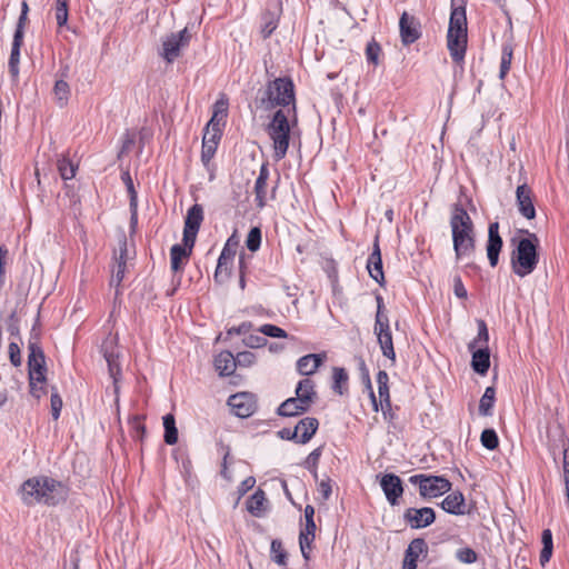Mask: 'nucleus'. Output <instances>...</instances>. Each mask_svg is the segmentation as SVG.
I'll use <instances>...</instances> for the list:
<instances>
[{"label":"nucleus","instance_id":"f257e3e1","mask_svg":"<svg viewBox=\"0 0 569 569\" xmlns=\"http://www.w3.org/2000/svg\"><path fill=\"white\" fill-rule=\"evenodd\" d=\"M20 493L22 501L28 506L36 503L56 506L66 500L68 489L62 482L52 478L36 477L22 483Z\"/></svg>","mask_w":569,"mask_h":569},{"label":"nucleus","instance_id":"f03ea898","mask_svg":"<svg viewBox=\"0 0 569 569\" xmlns=\"http://www.w3.org/2000/svg\"><path fill=\"white\" fill-rule=\"evenodd\" d=\"M450 227L456 258L459 260L470 257L475 251L473 223L468 212L459 204L453 208Z\"/></svg>","mask_w":569,"mask_h":569},{"label":"nucleus","instance_id":"7ed1b4c3","mask_svg":"<svg viewBox=\"0 0 569 569\" xmlns=\"http://www.w3.org/2000/svg\"><path fill=\"white\" fill-rule=\"evenodd\" d=\"M527 237L512 242L516 247L511 253V268L515 274L525 278L532 273L539 262L538 247L539 239L536 233L525 231Z\"/></svg>","mask_w":569,"mask_h":569},{"label":"nucleus","instance_id":"20e7f679","mask_svg":"<svg viewBox=\"0 0 569 569\" xmlns=\"http://www.w3.org/2000/svg\"><path fill=\"white\" fill-rule=\"evenodd\" d=\"M468 42L467 17L463 6L452 3L447 33V47L452 60L460 63L465 59Z\"/></svg>","mask_w":569,"mask_h":569},{"label":"nucleus","instance_id":"39448f33","mask_svg":"<svg viewBox=\"0 0 569 569\" xmlns=\"http://www.w3.org/2000/svg\"><path fill=\"white\" fill-rule=\"evenodd\" d=\"M290 113H292V116L296 118V104L287 109V111L283 109L276 111L270 123L267 126V132L273 144V158L277 161L286 157L289 148Z\"/></svg>","mask_w":569,"mask_h":569},{"label":"nucleus","instance_id":"423d86ee","mask_svg":"<svg viewBox=\"0 0 569 569\" xmlns=\"http://www.w3.org/2000/svg\"><path fill=\"white\" fill-rule=\"evenodd\" d=\"M263 94L260 104L264 110L273 109L277 106L295 104L293 83L288 78H277L269 82Z\"/></svg>","mask_w":569,"mask_h":569},{"label":"nucleus","instance_id":"0eeeda50","mask_svg":"<svg viewBox=\"0 0 569 569\" xmlns=\"http://www.w3.org/2000/svg\"><path fill=\"white\" fill-rule=\"evenodd\" d=\"M190 39L191 34L188 28L164 36L161 40L160 57H162L166 62L172 63L181 56L182 50L189 46Z\"/></svg>","mask_w":569,"mask_h":569},{"label":"nucleus","instance_id":"6e6552de","mask_svg":"<svg viewBox=\"0 0 569 569\" xmlns=\"http://www.w3.org/2000/svg\"><path fill=\"white\" fill-rule=\"evenodd\" d=\"M409 481L419 486V493L423 498H433L441 496L451 489V482L439 476L415 475Z\"/></svg>","mask_w":569,"mask_h":569},{"label":"nucleus","instance_id":"1a4fd4ad","mask_svg":"<svg viewBox=\"0 0 569 569\" xmlns=\"http://www.w3.org/2000/svg\"><path fill=\"white\" fill-rule=\"evenodd\" d=\"M203 221V208L196 203L187 212L183 228V244L188 248H193L197 233Z\"/></svg>","mask_w":569,"mask_h":569},{"label":"nucleus","instance_id":"9d476101","mask_svg":"<svg viewBox=\"0 0 569 569\" xmlns=\"http://www.w3.org/2000/svg\"><path fill=\"white\" fill-rule=\"evenodd\" d=\"M28 367L29 381H39L40 383H43L46 381L44 353L41 347L36 346L34 342L30 345Z\"/></svg>","mask_w":569,"mask_h":569},{"label":"nucleus","instance_id":"9b49d317","mask_svg":"<svg viewBox=\"0 0 569 569\" xmlns=\"http://www.w3.org/2000/svg\"><path fill=\"white\" fill-rule=\"evenodd\" d=\"M228 405L232 412L240 418L250 417L257 408L256 398L249 392H239L230 396Z\"/></svg>","mask_w":569,"mask_h":569},{"label":"nucleus","instance_id":"f8f14e48","mask_svg":"<svg viewBox=\"0 0 569 569\" xmlns=\"http://www.w3.org/2000/svg\"><path fill=\"white\" fill-rule=\"evenodd\" d=\"M405 521L412 529H421L433 523L436 513L432 508H408L403 513Z\"/></svg>","mask_w":569,"mask_h":569},{"label":"nucleus","instance_id":"ddd939ff","mask_svg":"<svg viewBox=\"0 0 569 569\" xmlns=\"http://www.w3.org/2000/svg\"><path fill=\"white\" fill-rule=\"evenodd\" d=\"M380 486L386 496V499L391 506L399 502L403 493V486L400 477L395 473H386L380 478Z\"/></svg>","mask_w":569,"mask_h":569},{"label":"nucleus","instance_id":"4468645a","mask_svg":"<svg viewBox=\"0 0 569 569\" xmlns=\"http://www.w3.org/2000/svg\"><path fill=\"white\" fill-rule=\"evenodd\" d=\"M400 37L405 46L411 44L420 38L419 23L415 17L403 12L399 21Z\"/></svg>","mask_w":569,"mask_h":569},{"label":"nucleus","instance_id":"2eb2a0df","mask_svg":"<svg viewBox=\"0 0 569 569\" xmlns=\"http://www.w3.org/2000/svg\"><path fill=\"white\" fill-rule=\"evenodd\" d=\"M502 248V239L499 236V223L491 222L488 229L487 256L491 267H496Z\"/></svg>","mask_w":569,"mask_h":569},{"label":"nucleus","instance_id":"dca6fc26","mask_svg":"<svg viewBox=\"0 0 569 569\" xmlns=\"http://www.w3.org/2000/svg\"><path fill=\"white\" fill-rule=\"evenodd\" d=\"M101 351L108 363L110 376L116 380V376L120 372L118 363L117 337L109 336L101 345Z\"/></svg>","mask_w":569,"mask_h":569},{"label":"nucleus","instance_id":"f3484780","mask_svg":"<svg viewBox=\"0 0 569 569\" xmlns=\"http://www.w3.org/2000/svg\"><path fill=\"white\" fill-rule=\"evenodd\" d=\"M516 197L519 212L527 219H533L536 217V209L531 189L526 183L520 184L517 187Z\"/></svg>","mask_w":569,"mask_h":569},{"label":"nucleus","instance_id":"a211bd4d","mask_svg":"<svg viewBox=\"0 0 569 569\" xmlns=\"http://www.w3.org/2000/svg\"><path fill=\"white\" fill-rule=\"evenodd\" d=\"M367 269L370 274V277L377 281L380 286L385 282V274L382 270V259H381V251L378 242V237H376V240L373 242L372 252L368 258L367 261Z\"/></svg>","mask_w":569,"mask_h":569},{"label":"nucleus","instance_id":"6ab92c4d","mask_svg":"<svg viewBox=\"0 0 569 569\" xmlns=\"http://www.w3.org/2000/svg\"><path fill=\"white\" fill-rule=\"evenodd\" d=\"M316 522L313 519L306 520L305 527L299 533V545L305 560L310 559L311 545L316 537Z\"/></svg>","mask_w":569,"mask_h":569},{"label":"nucleus","instance_id":"aec40b11","mask_svg":"<svg viewBox=\"0 0 569 569\" xmlns=\"http://www.w3.org/2000/svg\"><path fill=\"white\" fill-rule=\"evenodd\" d=\"M389 377L386 371H379L377 375V385H378V393H379V401L377 400L375 393L372 390H370V397L372 400V405L375 407V410H378V403L383 408V403L388 405L389 401V387H388ZM368 387L371 389L370 380H368Z\"/></svg>","mask_w":569,"mask_h":569},{"label":"nucleus","instance_id":"412c9836","mask_svg":"<svg viewBox=\"0 0 569 569\" xmlns=\"http://www.w3.org/2000/svg\"><path fill=\"white\" fill-rule=\"evenodd\" d=\"M308 400L309 399L307 397H305V399H299L297 397L289 398L279 406L278 413L283 417H293L303 413L311 407L308 405Z\"/></svg>","mask_w":569,"mask_h":569},{"label":"nucleus","instance_id":"4be33fe9","mask_svg":"<svg viewBox=\"0 0 569 569\" xmlns=\"http://www.w3.org/2000/svg\"><path fill=\"white\" fill-rule=\"evenodd\" d=\"M441 508L451 515L461 516L467 513L466 501L462 492L453 491L441 502Z\"/></svg>","mask_w":569,"mask_h":569},{"label":"nucleus","instance_id":"5701e85b","mask_svg":"<svg viewBox=\"0 0 569 569\" xmlns=\"http://www.w3.org/2000/svg\"><path fill=\"white\" fill-rule=\"evenodd\" d=\"M325 358L326 355L320 353L303 356L297 361V370L302 376H310L317 371Z\"/></svg>","mask_w":569,"mask_h":569},{"label":"nucleus","instance_id":"b1692460","mask_svg":"<svg viewBox=\"0 0 569 569\" xmlns=\"http://www.w3.org/2000/svg\"><path fill=\"white\" fill-rule=\"evenodd\" d=\"M375 332L378 337V342L380 345L382 355L390 359L393 363L396 361V353L393 349L390 327L387 326L386 328H375Z\"/></svg>","mask_w":569,"mask_h":569},{"label":"nucleus","instance_id":"393cba45","mask_svg":"<svg viewBox=\"0 0 569 569\" xmlns=\"http://www.w3.org/2000/svg\"><path fill=\"white\" fill-rule=\"evenodd\" d=\"M269 178V170L266 164H262L259 171V176L254 182V194L257 207L262 209L267 201V181Z\"/></svg>","mask_w":569,"mask_h":569},{"label":"nucleus","instance_id":"a878e982","mask_svg":"<svg viewBox=\"0 0 569 569\" xmlns=\"http://www.w3.org/2000/svg\"><path fill=\"white\" fill-rule=\"evenodd\" d=\"M214 368L219 372L220 376L228 377L231 376L237 366H236V357L230 351H221L214 358Z\"/></svg>","mask_w":569,"mask_h":569},{"label":"nucleus","instance_id":"bb28decb","mask_svg":"<svg viewBox=\"0 0 569 569\" xmlns=\"http://www.w3.org/2000/svg\"><path fill=\"white\" fill-rule=\"evenodd\" d=\"M319 422L316 418L307 417L301 419L296 426L298 432V442L307 443L316 433Z\"/></svg>","mask_w":569,"mask_h":569},{"label":"nucleus","instance_id":"cd10ccee","mask_svg":"<svg viewBox=\"0 0 569 569\" xmlns=\"http://www.w3.org/2000/svg\"><path fill=\"white\" fill-rule=\"evenodd\" d=\"M472 369L479 375H486L490 367V353L487 346L472 351Z\"/></svg>","mask_w":569,"mask_h":569},{"label":"nucleus","instance_id":"c85d7f7f","mask_svg":"<svg viewBox=\"0 0 569 569\" xmlns=\"http://www.w3.org/2000/svg\"><path fill=\"white\" fill-rule=\"evenodd\" d=\"M22 43L23 39H21L20 32H18V34H13L11 53L9 58V72L13 80H17L19 76L20 48Z\"/></svg>","mask_w":569,"mask_h":569},{"label":"nucleus","instance_id":"c756f323","mask_svg":"<svg viewBox=\"0 0 569 569\" xmlns=\"http://www.w3.org/2000/svg\"><path fill=\"white\" fill-rule=\"evenodd\" d=\"M192 248H188L183 244H174L170 249L171 269L177 272L182 269L181 261L191 254Z\"/></svg>","mask_w":569,"mask_h":569},{"label":"nucleus","instance_id":"7c9ffc66","mask_svg":"<svg viewBox=\"0 0 569 569\" xmlns=\"http://www.w3.org/2000/svg\"><path fill=\"white\" fill-rule=\"evenodd\" d=\"M266 495L262 490L256 491L247 501V509L253 516H261L264 510Z\"/></svg>","mask_w":569,"mask_h":569},{"label":"nucleus","instance_id":"2f4dec72","mask_svg":"<svg viewBox=\"0 0 569 569\" xmlns=\"http://www.w3.org/2000/svg\"><path fill=\"white\" fill-rule=\"evenodd\" d=\"M227 114H228V100L227 99L217 100L213 106V114H212L210 121L208 122L209 127L210 126L220 127L221 124H223V121L227 118Z\"/></svg>","mask_w":569,"mask_h":569},{"label":"nucleus","instance_id":"473e14b6","mask_svg":"<svg viewBox=\"0 0 569 569\" xmlns=\"http://www.w3.org/2000/svg\"><path fill=\"white\" fill-rule=\"evenodd\" d=\"M496 390L493 387H487L479 402V413L488 417L492 415Z\"/></svg>","mask_w":569,"mask_h":569},{"label":"nucleus","instance_id":"72a5a7b5","mask_svg":"<svg viewBox=\"0 0 569 569\" xmlns=\"http://www.w3.org/2000/svg\"><path fill=\"white\" fill-rule=\"evenodd\" d=\"M163 428H164V442L167 445H174L178 441V429L176 427V420L173 415L168 413L163 417Z\"/></svg>","mask_w":569,"mask_h":569},{"label":"nucleus","instance_id":"f704fd0d","mask_svg":"<svg viewBox=\"0 0 569 569\" xmlns=\"http://www.w3.org/2000/svg\"><path fill=\"white\" fill-rule=\"evenodd\" d=\"M296 395H297V398H299V399H302V398L305 399V397H307L309 399L308 405L311 406L316 398L313 382L310 379L301 380L297 386Z\"/></svg>","mask_w":569,"mask_h":569},{"label":"nucleus","instance_id":"c9c22d12","mask_svg":"<svg viewBox=\"0 0 569 569\" xmlns=\"http://www.w3.org/2000/svg\"><path fill=\"white\" fill-rule=\"evenodd\" d=\"M53 96L57 103L60 107H64L70 96V87L68 82H66L63 79L57 80L53 87Z\"/></svg>","mask_w":569,"mask_h":569},{"label":"nucleus","instance_id":"e433bc0d","mask_svg":"<svg viewBox=\"0 0 569 569\" xmlns=\"http://www.w3.org/2000/svg\"><path fill=\"white\" fill-rule=\"evenodd\" d=\"M541 540H542V550L540 552V562L542 566H545L551 558V555H552V533L549 529H545L542 531V536H541Z\"/></svg>","mask_w":569,"mask_h":569},{"label":"nucleus","instance_id":"4c0bfd02","mask_svg":"<svg viewBox=\"0 0 569 569\" xmlns=\"http://www.w3.org/2000/svg\"><path fill=\"white\" fill-rule=\"evenodd\" d=\"M122 180L127 186V190L130 194V209H131V221L136 222L137 220V192L133 187L132 179L129 172H123Z\"/></svg>","mask_w":569,"mask_h":569},{"label":"nucleus","instance_id":"58836bf2","mask_svg":"<svg viewBox=\"0 0 569 569\" xmlns=\"http://www.w3.org/2000/svg\"><path fill=\"white\" fill-rule=\"evenodd\" d=\"M278 16L274 12H266L262 16L261 34L266 39L277 29Z\"/></svg>","mask_w":569,"mask_h":569},{"label":"nucleus","instance_id":"ea45409f","mask_svg":"<svg viewBox=\"0 0 569 569\" xmlns=\"http://www.w3.org/2000/svg\"><path fill=\"white\" fill-rule=\"evenodd\" d=\"M425 549H426V542L423 539H420V538L413 539L409 543V546L406 550L405 559L409 560V558H411L412 561L417 562L419 556L425 551Z\"/></svg>","mask_w":569,"mask_h":569},{"label":"nucleus","instance_id":"a19ab883","mask_svg":"<svg viewBox=\"0 0 569 569\" xmlns=\"http://www.w3.org/2000/svg\"><path fill=\"white\" fill-rule=\"evenodd\" d=\"M58 170L62 179H72L76 174L77 167L67 158L58 160Z\"/></svg>","mask_w":569,"mask_h":569},{"label":"nucleus","instance_id":"79ce46f5","mask_svg":"<svg viewBox=\"0 0 569 569\" xmlns=\"http://www.w3.org/2000/svg\"><path fill=\"white\" fill-rule=\"evenodd\" d=\"M481 445L489 449L495 450L499 445V439L493 429H485L480 437Z\"/></svg>","mask_w":569,"mask_h":569},{"label":"nucleus","instance_id":"37998d69","mask_svg":"<svg viewBox=\"0 0 569 569\" xmlns=\"http://www.w3.org/2000/svg\"><path fill=\"white\" fill-rule=\"evenodd\" d=\"M511 59H512V48L508 44L503 46L502 48V57L500 62V72L499 77L500 79H503L508 71L510 70L511 66Z\"/></svg>","mask_w":569,"mask_h":569},{"label":"nucleus","instance_id":"c03bdc74","mask_svg":"<svg viewBox=\"0 0 569 569\" xmlns=\"http://www.w3.org/2000/svg\"><path fill=\"white\" fill-rule=\"evenodd\" d=\"M261 243V230L258 227H253L247 237L246 246L247 248L254 252L259 249Z\"/></svg>","mask_w":569,"mask_h":569},{"label":"nucleus","instance_id":"a18cd8bd","mask_svg":"<svg viewBox=\"0 0 569 569\" xmlns=\"http://www.w3.org/2000/svg\"><path fill=\"white\" fill-rule=\"evenodd\" d=\"M56 20L59 27L68 21V0H56Z\"/></svg>","mask_w":569,"mask_h":569},{"label":"nucleus","instance_id":"49530a36","mask_svg":"<svg viewBox=\"0 0 569 569\" xmlns=\"http://www.w3.org/2000/svg\"><path fill=\"white\" fill-rule=\"evenodd\" d=\"M271 553H272V560L280 565L284 566L287 560V553L282 548V545L278 540H272L271 542Z\"/></svg>","mask_w":569,"mask_h":569},{"label":"nucleus","instance_id":"de8ad7c7","mask_svg":"<svg viewBox=\"0 0 569 569\" xmlns=\"http://www.w3.org/2000/svg\"><path fill=\"white\" fill-rule=\"evenodd\" d=\"M258 332L262 333L263 336H268V337H271V338H287L288 335L287 332L281 329L280 327H277L274 325H262L259 329H258Z\"/></svg>","mask_w":569,"mask_h":569},{"label":"nucleus","instance_id":"09e8293b","mask_svg":"<svg viewBox=\"0 0 569 569\" xmlns=\"http://www.w3.org/2000/svg\"><path fill=\"white\" fill-rule=\"evenodd\" d=\"M220 136V127L207 124L202 141L218 147Z\"/></svg>","mask_w":569,"mask_h":569},{"label":"nucleus","instance_id":"8fccbe9b","mask_svg":"<svg viewBox=\"0 0 569 569\" xmlns=\"http://www.w3.org/2000/svg\"><path fill=\"white\" fill-rule=\"evenodd\" d=\"M127 266L123 262L114 263L112 269V274L110 279V284L113 287H119L121 281L123 280L126 273Z\"/></svg>","mask_w":569,"mask_h":569},{"label":"nucleus","instance_id":"3c124183","mask_svg":"<svg viewBox=\"0 0 569 569\" xmlns=\"http://www.w3.org/2000/svg\"><path fill=\"white\" fill-rule=\"evenodd\" d=\"M489 340V333L487 326L483 320L478 321V336L477 338L469 345V349L473 350L476 343L482 342L485 346H487V342Z\"/></svg>","mask_w":569,"mask_h":569},{"label":"nucleus","instance_id":"603ef678","mask_svg":"<svg viewBox=\"0 0 569 569\" xmlns=\"http://www.w3.org/2000/svg\"><path fill=\"white\" fill-rule=\"evenodd\" d=\"M380 51L381 48L376 41L369 42L366 48L367 60L373 64H378Z\"/></svg>","mask_w":569,"mask_h":569},{"label":"nucleus","instance_id":"864d4df0","mask_svg":"<svg viewBox=\"0 0 569 569\" xmlns=\"http://www.w3.org/2000/svg\"><path fill=\"white\" fill-rule=\"evenodd\" d=\"M348 375L342 368H333V390L342 393L341 385L347 382Z\"/></svg>","mask_w":569,"mask_h":569},{"label":"nucleus","instance_id":"5fc2aeb1","mask_svg":"<svg viewBox=\"0 0 569 569\" xmlns=\"http://www.w3.org/2000/svg\"><path fill=\"white\" fill-rule=\"evenodd\" d=\"M457 558L463 563H473L477 561V553L471 548H462L457 551Z\"/></svg>","mask_w":569,"mask_h":569},{"label":"nucleus","instance_id":"6e6d98bb","mask_svg":"<svg viewBox=\"0 0 569 569\" xmlns=\"http://www.w3.org/2000/svg\"><path fill=\"white\" fill-rule=\"evenodd\" d=\"M256 360V356L250 351H242L236 356V366L249 367Z\"/></svg>","mask_w":569,"mask_h":569},{"label":"nucleus","instance_id":"4d7b16f0","mask_svg":"<svg viewBox=\"0 0 569 569\" xmlns=\"http://www.w3.org/2000/svg\"><path fill=\"white\" fill-rule=\"evenodd\" d=\"M217 150V146L209 144L202 141L201 160L204 166H208L213 158Z\"/></svg>","mask_w":569,"mask_h":569},{"label":"nucleus","instance_id":"13d9d810","mask_svg":"<svg viewBox=\"0 0 569 569\" xmlns=\"http://www.w3.org/2000/svg\"><path fill=\"white\" fill-rule=\"evenodd\" d=\"M128 260V249H127V238L124 236L119 240V252L114 257L116 263L123 262L127 266Z\"/></svg>","mask_w":569,"mask_h":569},{"label":"nucleus","instance_id":"bf43d9fd","mask_svg":"<svg viewBox=\"0 0 569 569\" xmlns=\"http://www.w3.org/2000/svg\"><path fill=\"white\" fill-rule=\"evenodd\" d=\"M51 413L54 420L60 416L62 399L58 393H52L50 398Z\"/></svg>","mask_w":569,"mask_h":569},{"label":"nucleus","instance_id":"052dcab7","mask_svg":"<svg viewBox=\"0 0 569 569\" xmlns=\"http://www.w3.org/2000/svg\"><path fill=\"white\" fill-rule=\"evenodd\" d=\"M244 343L250 348H260L266 346L267 339L263 336L250 335L244 339Z\"/></svg>","mask_w":569,"mask_h":569},{"label":"nucleus","instance_id":"680f3d73","mask_svg":"<svg viewBox=\"0 0 569 569\" xmlns=\"http://www.w3.org/2000/svg\"><path fill=\"white\" fill-rule=\"evenodd\" d=\"M9 357L13 366L18 367L21 365L20 348L16 342L9 343Z\"/></svg>","mask_w":569,"mask_h":569},{"label":"nucleus","instance_id":"e2e57ef3","mask_svg":"<svg viewBox=\"0 0 569 569\" xmlns=\"http://www.w3.org/2000/svg\"><path fill=\"white\" fill-rule=\"evenodd\" d=\"M321 448H316L310 455L308 456L306 460V466L308 469H316L319 462V459L321 457Z\"/></svg>","mask_w":569,"mask_h":569},{"label":"nucleus","instance_id":"0e129e2a","mask_svg":"<svg viewBox=\"0 0 569 569\" xmlns=\"http://www.w3.org/2000/svg\"><path fill=\"white\" fill-rule=\"evenodd\" d=\"M231 261L230 260H222V258L219 257L218 259V264H217V269H216V272H214V279L216 281H222V273L223 271H226V273H228V269H229V263ZM228 277V274H226Z\"/></svg>","mask_w":569,"mask_h":569},{"label":"nucleus","instance_id":"69168bd1","mask_svg":"<svg viewBox=\"0 0 569 569\" xmlns=\"http://www.w3.org/2000/svg\"><path fill=\"white\" fill-rule=\"evenodd\" d=\"M453 292L460 299H466L468 293L459 276L453 278Z\"/></svg>","mask_w":569,"mask_h":569},{"label":"nucleus","instance_id":"338daca9","mask_svg":"<svg viewBox=\"0 0 569 569\" xmlns=\"http://www.w3.org/2000/svg\"><path fill=\"white\" fill-rule=\"evenodd\" d=\"M389 326L388 317L383 313V309L377 308L375 328H386Z\"/></svg>","mask_w":569,"mask_h":569},{"label":"nucleus","instance_id":"774afa93","mask_svg":"<svg viewBox=\"0 0 569 569\" xmlns=\"http://www.w3.org/2000/svg\"><path fill=\"white\" fill-rule=\"evenodd\" d=\"M563 472H565V482L569 480V447L563 448Z\"/></svg>","mask_w":569,"mask_h":569}]
</instances>
